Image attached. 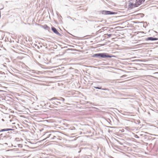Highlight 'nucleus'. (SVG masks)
<instances>
[{
  "label": "nucleus",
  "instance_id": "1",
  "mask_svg": "<svg viewBox=\"0 0 158 158\" xmlns=\"http://www.w3.org/2000/svg\"><path fill=\"white\" fill-rule=\"evenodd\" d=\"M46 137L44 140L47 139L48 141H52L53 140H56L57 138L54 135V133H51L50 132H48L45 133L44 135Z\"/></svg>",
  "mask_w": 158,
  "mask_h": 158
},
{
  "label": "nucleus",
  "instance_id": "2",
  "mask_svg": "<svg viewBox=\"0 0 158 158\" xmlns=\"http://www.w3.org/2000/svg\"><path fill=\"white\" fill-rule=\"evenodd\" d=\"M93 57H98L100 58H111L113 56L110 55L106 53H98L93 55Z\"/></svg>",
  "mask_w": 158,
  "mask_h": 158
},
{
  "label": "nucleus",
  "instance_id": "3",
  "mask_svg": "<svg viewBox=\"0 0 158 158\" xmlns=\"http://www.w3.org/2000/svg\"><path fill=\"white\" fill-rule=\"evenodd\" d=\"M99 14H102L104 15H112L117 14V13L108 10H102L99 11Z\"/></svg>",
  "mask_w": 158,
  "mask_h": 158
},
{
  "label": "nucleus",
  "instance_id": "4",
  "mask_svg": "<svg viewBox=\"0 0 158 158\" xmlns=\"http://www.w3.org/2000/svg\"><path fill=\"white\" fill-rule=\"evenodd\" d=\"M51 29H52V31L56 34L60 36H62V35L61 34H60L58 32V31L56 29L55 27L52 26L51 27Z\"/></svg>",
  "mask_w": 158,
  "mask_h": 158
},
{
  "label": "nucleus",
  "instance_id": "5",
  "mask_svg": "<svg viewBox=\"0 0 158 158\" xmlns=\"http://www.w3.org/2000/svg\"><path fill=\"white\" fill-rule=\"evenodd\" d=\"M58 100L60 101H62L64 102L65 100V99L61 97H59L58 98H57L56 97H54L49 99L50 101H52L53 100Z\"/></svg>",
  "mask_w": 158,
  "mask_h": 158
},
{
  "label": "nucleus",
  "instance_id": "6",
  "mask_svg": "<svg viewBox=\"0 0 158 158\" xmlns=\"http://www.w3.org/2000/svg\"><path fill=\"white\" fill-rule=\"evenodd\" d=\"M128 6L129 8H131V9L133 8L134 7H138V6L136 2L134 4L132 2H129V3Z\"/></svg>",
  "mask_w": 158,
  "mask_h": 158
},
{
  "label": "nucleus",
  "instance_id": "7",
  "mask_svg": "<svg viewBox=\"0 0 158 158\" xmlns=\"http://www.w3.org/2000/svg\"><path fill=\"white\" fill-rule=\"evenodd\" d=\"M146 40H151V41H155L157 40H158V38H155L152 37H148L146 38L145 39Z\"/></svg>",
  "mask_w": 158,
  "mask_h": 158
},
{
  "label": "nucleus",
  "instance_id": "8",
  "mask_svg": "<svg viewBox=\"0 0 158 158\" xmlns=\"http://www.w3.org/2000/svg\"><path fill=\"white\" fill-rule=\"evenodd\" d=\"M145 1V0H136L135 2L138 6Z\"/></svg>",
  "mask_w": 158,
  "mask_h": 158
},
{
  "label": "nucleus",
  "instance_id": "9",
  "mask_svg": "<svg viewBox=\"0 0 158 158\" xmlns=\"http://www.w3.org/2000/svg\"><path fill=\"white\" fill-rule=\"evenodd\" d=\"M15 131V130L12 128H5L2 129L0 130V132H3L5 131Z\"/></svg>",
  "mask_w": 158,
  "mask_h": 158
},
{
  "label": "nucleus",
  "instance_id": "10",
  "mask_svg": "<svg viewBox=\"0 0 158 158\" xmlns=\"http://www.w3.org/2000/svg\"><path fill=\"white\" fill-rule=\"evenodd\" d=\"M75 128L74 127H73L72 128H69L67 129V131L70 133L74 132V131L75 130Z\"/></svg>",
  "mask_w": 158,
  "mask_h": 158
},
{
  "label": "nucleus",
  "instance_id": "11",
  "mask_svg": "<svg viewBox=\"0 0 158 158\" xmlns=\"http://www.w3.org/2000/svg\"><path fill=\"white\" fill-rule=\"evenodd\" d=\"M52 103L57 106H59L61 104L60 102H58L57 101H53L52 102Z\"/></svg>",
  "mask_w": 158,
  "mask_h": 158
},
{
  "label": "nucleus",
  "instance_id": "12",
  "mask_svg": "<svg viewBox=\"0 0 158 158\" xmlns=\"http://www.w3.org/2000/svg\"><path fill=\"white\" fill-rule=\"evenodd\" d=\"M0 136L1 137H3L4 138H7L10 137V136L6 135H4L3 134H1L0 135Z\"/></svg>",
  "mask_w": 158,
  "mask_h": 158
},
{
  "label": "nucleus",
  "instance_id": "13",
  "mask_svg": "<svg viewBox=\"0 0 158 158\" xmlns=\"http://www.w3.org/2000/svg\"><path fill=\"white\" fill-rule=\"evenodd\" d=\"M43 27L44 28L46 29V30H48L49 29H50V28L49 27H48L47 25L45 24V25H44V26H43Z\"/></svg>",
  "mask_w": 158,
  "mask_h": 158
},
{
  "label": "nucleus",
  "instance_id": "14",
  "mask_svg": "<svg viewBox=\"0 0 158 158\" xmlns=\"http://www.w3.org/2000/svg\"><path fill=\"white\" fill-rule=\"evenodd\" d=\"M45 106V108H48V107H50V104L48 103H47L46 104H45L44 105Z\"/></svg>",
  "mask_w": 158,
  "mask_h": 158
},
{
  "label": "nucleus",
  "instance_id": "15",
  "mask_svg": "<svg viewBox=\"0 0 158 158\" xmlns=\"http://www.w3.org/2000/svg\"><path fill=\"white\" fill-rule=\"evenodd\" d=\"M94 87L96 89H102V87L94 86Z\"/></svg>",
  "mask_w": 158,
  "mask_h": 158
},
{
  "label": "nucleus",
  "instance_id": "16",
  "mask_svg": "<svg viewBox=\"0 0 158 158\" xmlns=\"http://www.w3.org/2000/svg\"><path fill=\"white\" fill-rule=\"evenodd\" d=\"M34 45H35V47H37L38 48H39H39H40V47H39V46H38L37 44H34Z\"/></svg>",
  "mask_w": 158,
  "mask_h": 158
},
{
  "label": "nucleus",
  "instance_id": "17",
  "mask_svg": "<svg viewBox=\"0 0 158 158\" xmlns=\"http://www.w3.org/2000/svg\"><path fill=\"white\" fill-rule=\"evenodd\" d=\"M106 35H107L109 37H110L112 35V34H106Z\"/></svg>",
  "mask_w": 158,
  "mask_h": 158
},
{
  "label": "nucleus",
  "instance_id": "18",
  "mask_svg": "<svg viewBox=\"0 0 158 158\" xmlns=\"http://www.w3.org/2000/svg\"><path fill=\"white\" fill-rule=\"evenodd\" d=\"M101 89L106 90H108V89H107V88H102V89Z\"/></svg>",
  "mask_w": 158,
  "mask_h": 158
},
{
  "label": "nucleus",
  "instance_id": "19",
  "mask_svg": "<svg viewBox=\"0 0 158 158\" xmlns=\"http://www.w3.org/2000/svg\"><path fill=\"white\" fill-rule=\"evenodd\" d=\"M135 137L136 138H139V137L137 135H135Z\"/></svg>",
  "mask_w": 158,
  "mask_h": 158
},
{
  "label": "nucleus",
  "instance_id": "20",
  "mask_svg": "<svg viewBox=\"0 0 158 158\" xmlns=\"http://www.w3.org/2000/svg\"><path fill=\"white\" fill-rule=\"evenodd\" d=\"M10 133H12V132H7V133L9 134Z\"/></svg>",
  "mask_w": 158,
  "mask_h": 158
},
{
  "label": "nucleus",
  "instance_id": "21",
  "mask_svg": "<svg viewBox=\"0 0 158 158\" xmlns=\"http://www.w3.org/2000/svg\"><path fill=\"white\" fill-rule=\"evenodd\" d=\"M87 103H90V104H91V103H90V102H87Z\"/></svg>",
  "mask_w": 158,
  "mask_h": 158
},
{
  "label": "nucleus",
  "instance_id": "22",
  "mask_svg": "<svg viewBox=\"0 0 158 158\" xmlns=\"http://www.w3.org/2000/svg\"><path fill=\"white\" fill-rule=\"evenodd\" d=\"M40 47L41 48L42 47V45H40Z\"/></svg>",
  "mask_w": 158,
  "mask_h": 158
},
{
  "label": "nucleus",
  "instance_id": "23",
  "mask_svg": "<svg viewBox=\"0 0 158 158\" xmlns=\"http://www.w3.org/2000/svg\"><path fill=\"white\" fill-rule=\"evenodd\" d=\"M1 91H2V90H0V92H1Z\"/></svg>",
  "mask_w": 158,
  "mask_h": 158
}]
</instances>
